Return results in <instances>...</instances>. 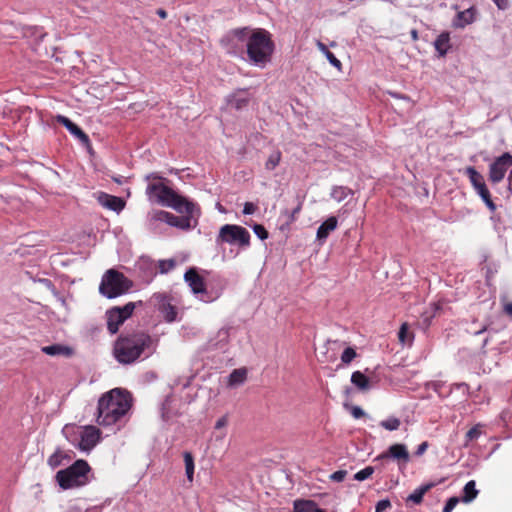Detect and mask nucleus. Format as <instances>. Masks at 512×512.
<instances>
[{
  "mask_svg": "<svg viewBox=\"0 0 512 512\" xmlns=\"http://www.w3.org/2000/svg\"><path fill=\"white\" fill-rule=\"evenodd\" d=\"M156 14L162 19L167 18V12L162 8L157 9Z\"/></svg>",
  "mask_w": 512,
  "mask_h": 512,
  "instance_id": "338daca9",
  "label": "nucleus"
},
{
  "mask_svg": "<svg viewBox=\"0 0 512 512\" xmlns=\"http://www.w3.org/2000/svg\"><path fill=\"white\" fill-rule=\"evenodd\" d=\"M142 305L143 302L139 300L137 302H128L123 306H114L108 309L105 312L108 332L111 335L116 334L119 331L120 326L132 316L133 311Z\"/></svg>",
  "mask_w": 512,
  "mask_h": 512,
  "instance_id": "9d476101",
  "label": "nucleus"
},
{
  "mask_svg": "<svg viewBox=\"0 0 512 512\" xmlns=\"http://www.w3.org/2000/svg\"><path fill=\"white\" fill-rule=\"evenodd\" d=\"M57 122L63 125L66 129L72 127L73 121L64 115H57Z\"/></svg>",
  "mask_w": 512,
  "mask_h": 512,
  "instance_id": "6e6d98bb",
  "label": "nucleus"
},
{
  "mask_svg": "<svg viewBox=\"0 0 512 512\" xmlns=\"http://www.w3.org/2000/svg\"><path fill=\"white\" fill-rule=\"evenodd\" d=\"M145 179L146 180H150V179H153V180H163L164 178L162 176H160L158 173L152 172V173L147 174L145 176Z\"/></svg>",
  "mask_w": 512,
  "mask_h": 512,
  "instance_id": "680f3d73",
  "label": "nucleus"
},
{
  "mask_svg": "<svg viewBox=\"0 0 512 512\" xmlns=\"http://www.w3.org/2000/svg\"><path fill=\"white\" fill-rule=\"evenodd\" d=\"M318 47L319 49L324 53V55L326 56L328 62L333 66V67H336V68H340L341 67V61L327 48V46L325 44H323L322 42H318Z\"/></svg>",
  "mask_w": 512,
  "mask_h": 512,
  "instance_id": "ea45409f",
  "label": "nucleus"
},
{
  "mask_svg": "<svg viewBox=\"0 0 512 512\" xmlns=\"http://www.w3.org/2000/svg\"><path fill=\"white\" fill-rule=\"evenodd\" d=\"M280 161L281 152L279 150H276L273 153H271L270 156L268 157L265 163V168L270 171L274 170L279 165Z\"/></svg>",
  "mask_w": 512,
  "mask_h": 512,
  "instance_id": "c03bdc74",
  "label": "nucleus"
},
{
  "mask_svg": "<svg viewBox=\"0 0 512 512\" xmlns=\"http://www.w3.org/2000/svg\"><path fill=\"white\" fill-rule=\"evenodd\" d=\"M84 512H102V506H92L87 508Z\"/></svg>",
  "mask_w": 512,
  "mask_h": 512,
  "instance_id": "69168bd1",
  "label": "nucleus"
},
{
  "mask_svg": "<svg viewBox=\"0 0 512 512\" xmlns=\"http://www.w3.org/2000/svg\"><path fill=\"white\" fill-rule=\"evenodd\" d=\"M146 194L150 199L156 197L159 204L170 207L185 216L199 219L201 215V209L196 202L177 193L162 182L148 184Z\"/></svg>",
  "mask_w": 512,
  "mask_h": 512,
  "instance_id": "7ed1b4c3",
  "label": "nucleus"
},
{
  "mask_svg": "<svg viewBox=\"0 0 512 512\" xmlns=\"http://www.w3.org/2000/svg\"><path fill=\"white\" fill-rule=\"evenodd\" d=\"M230 330L231 327H222L219 329L216 336V342L214 344L217 348L222 349L228 343Z\"/></svg>",
  "mask_w": 512,
  "mask_h": 512,
  "instance_id": "4c0bfd02",
  "label": "nucleus"
},
{
  "mask_svg": "<svg viewBox=\"0 0 512 512\" xmlns=\"http://www.w3.org/2000/svg\"><path fill=\"white\" fill-rule=\"evenodd\" d=\"M159 337L150 335L145 330L121 333L113 345V356L123 365H130L139 360H146L157 350Z\"/></svg>",
  "mask_w": 512,
  "mask_h": 512,
  "instance_id": "f257e3e1",
  "label": "nucleus"
},
{
  "mask_svg": "<svg viewBox=\"0 0 512 512\" xmlns=\"http://www.w3.org/2000/svg\"><path fill=\"white\" fill-rule=\"evenodd\" d=\"M55 480L62 490L85 486L91 481V467L86 460L78 459L69 467L59 470Z\"/></svg>",
  "mask_w": 512,
  "mask_h": 512,
  "instance_id": "39448f33",
  "label": "nucleus"
},
{
  "mask_svg": "<svg viewBox=\"0 0 512 512\" xmlns=\"http://www.w3.org/2000/svg\"><path fill=\"white\" fill-rule=\"evenodd\" d=\"M504 312L512 318V302L504 305Z\"/></svg>",
  "mask_w": 512,
  "mask_h": 512,
  "instance_id": "e2e57ef3",
  "label": "nucleus"
},
{
  "mask_svg": "<svg viewBox=\"0 0 512 512\" xmlns=\"http://www.w3.org/2000/svg\"><path fill=\"white\" fill-rule=\"evenodd\" d=\"M476 8L475 7H469L468 9L464 11H460L456 14L455 18L453 19V27L455 28H464L467 25L473 23L475 21L476 16Z\"/></svg>",
  "mask_w": 512,
  "mask_h": 512,
  "instance_id": "4be33fe9",
  "label": "nucleus"
},
{
  "mask_svg": "<svg viewBox=\"0 0 512 512\" xmlns=\"http://www.w3.org/2000/svg\"><path fill=\"white\" fill-rule=\"evenodd\" d=\"M454 390L461 391L463 397H467L469 395V385L465 382L452 383L449 386L448 394L452 393Z\"/></svg>",
  "mask_w": 512,
  "mask_h": 512,
  "instance_id": "09e8293b",
  "label": "nucleus"
},
{
  "mask_svg": "<svg viewBox=\"0 0 512 512\" xmlns=\"http://www.w3.org/2000/svg\"><path fill=\"white\" fill-rule=\"evenodd\" d=\"M338 226V219L335 216L328 217L317 229L316 238L320 243H323L328 238L329 234L334 231Z\"/></svg>",
  "mask_w": 512,
  "mask_h": 512,
  "instance_id": "5701e85b",
  "label": "nucleus"
},
{
  "mask_svg": "<svg viewBox=\"0 0 512 512\" xmlns=\"http://www.w3.org/2000/svg\"><path fill=\"white\" fill-rule=\"evenodd\" d=\"M246 376L247 370L245 368L234 369L228 376V385L234 387L243 384Z\"/></svg>",
  "mask_w": 512,
  "mask_h": 512,
  "instance_id": "72a5a7b5",
  "label": "nucleus"
},
{
  "mask_svg": "<svg viewBox=\"0 0 512 512\" xmlns=\"http://www.w3.org/2000/svg\"><path fill=\"white\" fill-rule=\"evenodd\" d=\"M375 468L373 466H366L360 471L356 472L353 476V479L359 482L365 481L372 476Z\"/></svg>",
  "mask_w": 512,
  "mask_h": 512,
  "instance_id": "a18cd8bd",
  "label": "nucleus"
},
{
  "mask_svg": "<svg viewBox=\"0 0 512 512\" xmlns=\"http://www.w3.org/2000/svg\"><path fill=\"white\" fill-rule=\"evenodd\" d=\"M250 99L248 89H237L227 96V104L236 110H242L248 106Z\"/></svg>",
  "mask_w": 512,
  "mask_h": 512,
  "instance_id": "aec40b11",
  "label": "nucleus"
},
{
  "mask_svg": "<svg viewBox=\"0 0 512 512\" xmlns=\"http://www.w3.org/2000/svg\"><path fill=\"white\" fill-rule=\"evenodd\" d=\"M257 210V206L253 202H245L243 205L242 213L244 215H252Z\"/></svg>",
  "mask_w": 512,
  "mask_h": 512,
  "instance_id": "5fc2aeb1",
  "label": "nucleus"
},
{
  "mask_svg": "<svg viewBox=\"0 0 512 512\" xmlns=\"http://www.w3.org/2000/svg\"><path fill=\"white\" fill-rule=\"evenodd\" d=\"M134 274L140 282L144 284L151 283L157 275V268L154 261L146 256L140 257L135 263Z\"/></svg>",
  "mask_w": 512,
  "mask_h": 512,
  "instance_id": "2eb2a0df",
  "label": "nucleus"
},
{
  "mask_svg": "<svg viewBox=\"0 0 512 512\" xmlns=\"http://www.w3.org/2000/svg\"><path fill=\"white\" fill-rule=\"evenodd\" d=\"M485 424L477 423L471 429L467 431L465 434L464 442L462 444L463 448L471 447V443L477 441L482 435L485 434Z\"/></svg>",
  "mask_w": 512,
  "mask_h": 512,
  "instance_id": "bb28decb",
  "label": "nucleus"
},
{
  "mask_svg": "<svg viewBox=\"0 0 512 512\" xmlns=\"http://www.w3.org/2000/svg\"><path fill=\"white\" fill-rule=\"evenodd\" d=\"M444 387L443 383L437 382L434 384V391L437 392L439 395H442V388Z\"/></svg>",
  "mask_w": 512,
  "mask_h": 512,
  "instance_id": "0e129e2a",
  "label": "nucleus"
},
{
  "mask_svg": "<svg viewBox=\"0 0 512 512\" xmlns=\"http://www.w3.org/2000/svg\"><path fill=\"white\" fill-rule=\"evenodd\" d=\"M252 229H253V232L255 233V235L260 240H266L269 236L267 229L262 224L255 223L252 226Z\"/></svg>",
  "mask_w": 512,
  "mask_h": 512,
  "instance_id": "8fccbe9b",
  "label": "nucleus"
},
{
  "mask_svg": "<svg viewBox=\"0 0 512 512\" xmlns=\"http://www.w3.org/2000/svg\"><path fill=\"white\" fill-rule=\"evenodd\" d=\"M435 486L434 482H428L417 487L411 494L406 498V502H412L414 505H419L423 501L424 495Z\"/></svg>",
  "mask_w": 512,
  "mask_h": 512,
  "instance_id": "a878e982",
  "label": "nucleus"
},
{
  "mask_svg": "<svg viewBox=\"0 0 512 512\" xmlns=\"http://www.w3.org/2000/svg\"><path fill=\"white\" fill-rule=\"evenodd\" d=\"M227 423H228V417L226 415H224L216 421L214 428L216 430H220V429L224 428L227 425Z\"/></svg>",
  "mask_w": 512,
  "mask_h": 512,
  "instance_id": "13d9d810",
  "label": "nucleus"
},
{
  "mask_svg": "<svg viewBox=\"0 0 512 512\" xmlns=\"http://www.w3.org/2000/svg\"><path fill=\"white\" fill-rule=\"evenodd\" d=\"M83 427L77 426L75 424H66L63 429L62 433L65 436V438L77 448V443L80 441V436L82 433Z\"/></svg>",
  "mask_w": 512,
  "mask_h": 512,
  "instance_id": "cd10ccee",
  "label": "nucleus"
},
{
  "mask_svg": "<svg viewBox=\"0 0 512 512\" xmlns=\"http://www.w3.org/2000/svg\"><path fill=\"white\" fill-rule=\"evenodd\" d=\"M71 135L77 138L80 143L88 150L89 153L92 152V146L89 136L82 130L80 126L76 123H73L72 127L67 129Z\"/></svg>",
  "mask_w": 512,
  "mask_h": 512,
  "instance_id": "c85d7f7f",
  "label": "nucleus"
},
{
  "mask_svg": "<svg viewBox=\"0 0 512 512\" xmlns=\"http://www.w3.org/2000/svg\"><path fill=\"white\" fill-rule=\"evenodd\" d=\"M441 309L442 303L440 301L431 303L430 306L421 313L420 318L417 321L418 327L423 331L428 330L433 319Z\"/></svg>",
  "mask_w": 512,
  "mask_h": 512,
  "instance_id": "6ab92c4d",
  "label": "nucleus"
},
{
  "mask_svg": "<svg viewBox=\"0 0 512 512\" xmlns=\"http://www.w3.org/2000/svg\"><path fill=\"white\" fill-rule=\"evenodd\" d=\"M391 507V502L388 498L379 500L375 505V512H384Z\"/></svg>",
  "mask_w": 512,
  "mask_h": 512,
  "instance_id": "603ef678",
  "label": "nucleus"
},
{
  "mask_svg": "<svg viewBox=\"0 0 512 512\" xmlns=\"http://www.w3.org/2000/svg\"><path fill=\"white\" fill-rule=\"evenodd\" d=\"M461 501L463 503H471L478 495L479 491L476 489V482L474 480L468 481L463 487Z\"/></svg>",
  "mask_w": 512,
  "mask_h": 512,
  "instance_id": "473e14b6",
  "label": "nucleus"
},
{
  "mask_svg": "<svg viewBox=\"0 0 512 512\" xmlns=\"http://www.w3.org/2000/svg\"><path fill=\"white\" fill-rule=\"evenodd\" d=\"M73 455L74 453L72 451L64 452L58 448L48 458L47 463L52 469H55L61 465L69 463L72 460Z\"/></svg>",
  "mask_w": 512,
  "mask_h": 512,
  "instance_id": "b1692460",
  "label": "nucleus"
},
{
  "mask_svg": "<svg viewBox=\"0 0 512 512\" xmlns=\"http://www.w3.org/2000/svg\"><path fill=\"white\" fill-rule=\"evenodd\" d=\"M97 201L104 208L114 211L116 213H120L126 205V202L123 198L110 195L105 192L98 193Z\"/></svg>",
  "mask_w": 512,
  "mask_h": 512,
  "instance_id": "a211bd4d",
  "label": "nucleus"
},
{
  "mask_svg": "<svg viewBox=\"0 0 512 512\" xmlns=\"http://www.w3.org/2000/svg\"><path fill=\"white\" fill-rule=\"evenodd\" d=\"M507 180H508V190L512 194V170L509 172Z\"/></svg>",
  "mask_w": 512,
  "mask_h": 512,
  "instance_id": "774afa93",
  "label": "nucleus"
},
{
  "mask_svg": "<svg viewBox=\"0 0 512 512\" xmlns=\"http://www.w3.org/2000/svg\"><path fill=\"white\" fill-rule=\"evenodd\" d=\"M184 281L191 288L192 293L205 302V296L208 295L206 280L198 274L196 268L191 267L185 272Z\"/></svg>",
  "mask_w": 512,
  "mask_h": 512,
  "instance_id": "4468645a",
  "label": "nucleus"
},
{
  "mask_svg": "<svg viewBox=\"0 0 512 512\" xmlns=\"http://www.w3.org/2000/svg\"><path fill=\"white\" fill-rule=\"evenodd\" d=\"M400 425V419L394 416H390L380 422V426L388 431H396L399 429Z\"/></svg>",
  "mask_w": 512,
  "mask_h": 512,
  "instance_id": "a19ab883",
  "label": "nucleus"
},
{
  "mask_svg": "<svg viewBox=\"0 0 512 512\" xmlns=\"http://www.w3.org/2000/svg\"><path fill=\"white\" fill-rule=\"evenodd\" d=\"M183 457H184V463H185L186 477L189 482H192L193 478H194V468H195L194 457L188 451H185L183 453Z\"/></svg>",
  "mask_w": 512,
  "mask_h": 512,
  "instance_id": "e433bc0d",
  "label": "nucleus"
},
{
  "mask_svg": "<svg viewBox=\"0 0 512 512\" xmlns=\"http://www.w3.org/2000/svg\"><path fill=\"white\" fill-rule=\"evenodd\" d=\"M132 406L131 394L122 388H114L104 393L97 407V423L111 426L124 417Z\"/></svg>",
  "mask_w": 512,
  "mask_h": 512,
  "instance_id": "f03ea898",
  "label": "nucleus"
},
{
  "mask_svg": "<svg viewBox=\"0 0 512 512\" xmlns=\"http://www.w3.org/2000/svg\"><path fill=\"white\" fill-rule=\"evenodd\" d=\"M510 166H512V154L510 152H504L496 157L489 165V180L491 183H500Z\"/></svg>",
  "mask_w": 512,
  "mask_h": 512,
  "instance_id": "ddd939ff",
  "label": "nucleus"
},
{
  "mask_svg": "<svg viewBox=\"0 0 512 512\" xmlns=\"http://www.w3.org/2000/svg\"><path fill=\"white\" fill-rule=\"evenodd\" d=\"M428 446H429V444H428L427 441L422 442L421 444L418 445V447H417V449H416L414 454L416 456L423 455L425 453V451L427 450Z\"/></svg>",
  "mask_w": 512,
  "mask_h": 512,
  "instance_id": "bf43d9fd",
  "label": "nucleus"
},
{
  "mask_svg": "<svg viewBox=\"0 0 512 512\" xmlns=\"http://www.w3.org/2000/svg\"><path fill=\"white\" fill-rule=\"evenodd\" d=\"M466 174L468 175L470 183L474 189L478 188L479 185L485 184L483 175L474 167H468L466 169Z\"/></svg>",
  "mask_w": 512,
  "mask_h": 512,
  "instance_id": "c9c22d12",
  "label": "nucleus"
},
{
  "mask_svg": "<svg viewBox=\"0 0 512 512\" xmlns=\"http://www.w3.org/2000/svg\"><path fill=\"white\" fill-rule=\"evenodd\" d=\"M132 286V281L123 273L115 269H109L102 276L99 285V292L102 296L108 299H114L127 293Z\"/></svg>",
  "mask_w": 512,
  "mask_h": 512,
  "instance_id": "423d86ee",
  "label": "nucleus"
},
{
  "mask_svg": "<svg viewBox=\"0 0 512 512\" xmlns=\"http://www.w3.org/2000/svg\"><path fill=\"white\" fill-rule=\"evenodd\" d=\"M461 501L460 498L452 496L447 499L442 512H452L456 505Z\"/></svg>",
  "mask_w": 512,
  "mask_h": 512,
  "instance_id": "3c124183",
  "label": "nucleus"
},
{
  "mask_svg": "<svg viewBox=\"0 0 512 512\" xmlns=\"http://www.w3.org/2000/svg\"><path fill=\"white\" fill-rule=\"evenodd\" d=\"M42 351L47 355L56 356V355L64 354V352H66V351H69V348H67L63 345H60V344H53V345L43 347Z\"/></svg>",
  "mask_w": 512,
  "mask_h": 512,
  "instance_id": "37998d69",
  "label": "nucleus"
},
{
  "mask_svg": "<svg viewBox=\"0 0 512 512\" xmlns=\"http://www.w3.org/2000/svg\"><path fill=\"white\" fill-rule=\"evenodd\" d=\"M356 356L357 353L353 347H346L341 354V362L348 365L356 358Z\"/></svg>",
  "mask_w": 512,
  "mask_h": 512,
  "instance_id": "49530a36",
  "label": "nucleus"
},
{
  "mask_svg": "<svg viewBox=\"0 0 512 512\" xmlns=\"http://www.w3.org/2000/svg\"><path fill=\"white\" fill-rule=\"evenodd\" d=\"M347 475L346 470H337L330 475V479L334 482H342Z\"/></svg>",
  "mask_w": 512,
  "mask_h": 512,
  "instance_id": "864d4df0",
  "label": "nucleus"
},
{
  "mask_svg": "<svg viewBox=\"0 0 512 512\" xmlns=\"http://www.w3.org/2000/svg\"><path fill=\"white\" fill-rule=\"evenodd\" d=\"M152 301L157 310L163 315L168 323H172L177 318L176 307L170 303L168 296L164 293H154Z\"/></svg>",
  "mask_w": 512,
  "mask_h": 512,
  "instance_id": "dca6fc26",
  "label": "nucleus"
},
{
  "mask_svg": "<svg viewBox=\"0 0 512 512\" xmlns=\"http://www.w3.org/2000/svg\"><path fill=\"white\" fill-rule=\"evenodd\" d=\"M318 504L310 499H296L293 503L292 512H314Z\"/></svg>",
  "mask_w": 512,
  "mask_h": 512,
  "instance_id": "2f4dec72",
  "label": "nucleus"
},
{
  "mask_svg": "<svg viewBox=\"0 0 512 512\" xmlns=\"http://www.w3.org/2000/svg\"><path fill=\"white\" fill-rule=\"evenodd\" d=\"M498 9L500 10H506L509 7V1L508 0H492Z\"/></svg>",
  "mask_w": 512,
  "mask_h": 512,
  "instance_id": "052dcab7",
  "label": "nucleus"
},
{
  "mask_svg": "<svg viewBox=\"0 0 512 512\" xmlns=\"http://www.w3.org/2000/svg\"><path fill=\"white\" fill-rule=\"evenodd\" d=\"M176 266V261L174 259L167 260H159L158 268L161 274H166L171 271Z\"/></svg>",
  "mask_w": 512,
  "mask_h": 512,
  "instance_id": "de8ad7c7",
  "label": "nucleus"
},
{
  "mask_svg": "<svg viewBox=\"0 0 512 512\" xmlns=\"http://www.w3.org/2000/svg\"><path fill=\"white\" fill-rule=\"evenodd\" d=\"M148 226L151 229L156 228L158 222L166 223L171 227L183 231L194 229L198 225V219L189 216H177L164 210H153L147 216Z\"/></svg>",
  "mask_w": 512,
  "mask_h": 512,
  "instance_id": "6e6552de",
  "label": "nucleus"
},
{
  "mask_svg": "<svg viewBox=\"0 0 512 512\" xmlns=\"http://www.w3.org/2000/svg\"><path fill=\"white\" fill-rule=\"evenodd\" d=\"M297 199V205L295 208L292 209V211H289L286 209L283 214L287 216V224H290L296 220V215L301 211L302 205H303V199L299 195L296 197Z\"/></svg>",
  "mask_w": 512,
  "mask_h": 512,
  "instance_id": "79ce46f5",
  "label": "nucleus"
},
{
  "mask_svg": "<svg viewBox=\"0 0 512 512\" xmlns=\"http://www.w3.org/2000/svg\"><path fill=\"white\" fill-rule=\"evenodd\" d=\"M354 192L352 189L346 187V186H338L335 185L331 189L330 196L332 199L336 200L337 202H341L344 199H346L349 195H353Z\"/></svg>",
  "mask_w": 512,
  "mask_h": 512,
  "instance_id": "f704fd0d",
  "label": "nucleus"
},
{
  "mask_svg": "<svg viewBox=\"0 0 512 512\" xmlns=\"http://www.w3.org/2000/svg\"><path fill=\"white\" fill-rule=\"evenodd\" d=\"M173 401H174L173 397L168 395L165 397L164 401L161 404V407H160L161 418L165 422L170 421L173 417H175L177 415L176 411L172 407Z\"/></svg>",
  "mask_w": 512,
  "mask_h": 512,
  "instance_id": "7c9ffc66",
  "label": "nucleus"
},
{
  "mask_svg": "<svg viewBox=\"0 0 512 512\" xmlns=\"http://www.w3.org/2000/svg\"><path fill=\"white\" fill-rule=\"evenodd\" d=\"M350 412L355 419H360L365 416V411L360 406H352Z\"/></svg>",
  "mask_w": 512,
  "mask_h": 512,
  "instance_id": "4d7b16f0",
  "label": "nucleus"
},
{
  "mask_svg": "<svg viewBox=\"0 0 512 512\" xmlns=\"http://www.w3.org/2000/svg\"><path fill=\"white\" fill-rule=\"evenodd\" d=\"M371 373L369 368L365 369V372L354 371L351 375V383L362 392L370 390L373 385L368 374Z\"/></svg>",
  "mask_w": 512,
  "mask_h": 512,
  "instance_id": "412c9836",
  "label": "nucleus"
},
{
  "mask_svg": "<svg viewBox=\"0 0 512 512\" xmlns=\"http://www.w3.org/2000/svg\"><path fill=\"white\" fill-rule=\"evenodd\" d=\"M387 459H393L397 461L399 469L406 468V465L410 461V454L405 444L395 443L388 447L386 451L377 455L374 461H384Z\"/></svg>",
  "mask_w": 512,
  "mask_h": 512,
  "instance_id": "f8f14e48",
  "label": "nucleus"
},
{
  "mask_svg": "<svg viewBox=\"0 0 512 512\" xmlns=\"http://www.w3.org/2000/svg\"><path fill=\"white\" fill-rule=\"evenodd\" d=\"M275 44L271 33L263 28H251L245 50V61L258 68H265L272 60Z\"/></svg>",
  "mask_w": 512,
  "mask_h": 512,
  "instance_id": "20e7f679",
  "label": "nucleus"
},
{
  "mask_svg": "<svg viewBox=\"0 0 512 512\" xmlns=\"http://www.w3.org/2000/svg\"><path fill=\"white\" fill-rule=\"evenodd\" d=\"M433 45L439 57L446 56L451 48L449 32L445 31L440 33L435 39Z\"/></svg>",
  "mask_w": 512,
  "mask_h": 512,
  "instance_id": "393cba45",
  "label": "nucleus"
},
{
  "mask_svg": "<svg viewBox=\"0 0 512 512\" xmlns=\"http://www.w3.org/2000/svg\"><path fill=\"white\" fill-rule=\"evenodd\" d=\"M399 341L403 345L411 344L414 338L413 334L409 331V326L407 323H403L398 332Z\"/></svg>",
  "mask_w": 512,
  "mask_h": 512,
  "instance_id": "58836bf2",
  "label": "nucleus"
},
{
  "mask_svg": "<svg viewBox=\"0 0 512 512\" xmlns=\"http://www.w3.org/2000/svg\"><path fill=\"white\" fill-rule=\"evenodd\" d=\"M250 33V27L231 29L221 38V46L225 49L227 54L240 59H245V50Z\"/></svg>",
  "mask_w": 512,
  "mask_h": 512,
  "instance_id": "0eeeda50",
  "label": "nucleus"
},
{
  "mask_svg": "<svg viewBox=\"0 0 512 512\" xmlns=\"http://www.w3.org/2000/svg\"><path fill=\"white\" fill-rule=\"evenodd\" d=\"M476 194L481 198V200L484 202V204L486 205V207L491 211V212H495L496 209H497V206L496 204L494 203V201L492 200V197H491V193L486 185L483 184V185H479L478 188L474 189Z\"/></svg>",
  "mask_w": 512,
  "mask_h": 512,
  "instance_id": "c756f323",
  "label": "nucleus"
},
{
  "mask_svg": "<svg viewBox=\"0 0 512 512\" xmlns=\"http://www.w3.org/2000/svg\"><path fill=\"white\" fill-rule=\"evenodd\" d=\"M250 239L251 235L246 228L236 224H225L219 230L216 243H227L237 245L240 249H247L250 246Z\"/></svg>",
  "mask_w": 512,
  "mask_h": 512,
  "instance_id": "1a4fd4ad",
  "label": "nucleus"
},
{
  "mask_svg": "<svg viewBox=\"0 0 512 512\" xmlns=\"http://www.w3.org/2000/svg\"><path fill=\"white\" fill-rule=\"evenodd\" d=\"M100 430L95 426H84L77 448L83 452H90L100 442Z\"/></svg>",
  "mask_w": 512,
  "mask_h": 512,
  "instance_id": "f3484780",
  "label": "nucleus"
},
{
  "mask_svg": "<svg viewBox=\"0 0 512 512\" xmlns=\"http://www.w3.org/2000/svg\"><path fill=\"white\" fill-rule=\"evenodd\" d=\"M207 275L206 284L208 295L205 296V303L217 300L227 287L228 280L219 272L205 271Z\"/></svg>",
  "mask_w": 512,
  "mask_h": 512,
  "instance_id": "9b49d317",
  "label": "nucleus"
}]
</instances>
